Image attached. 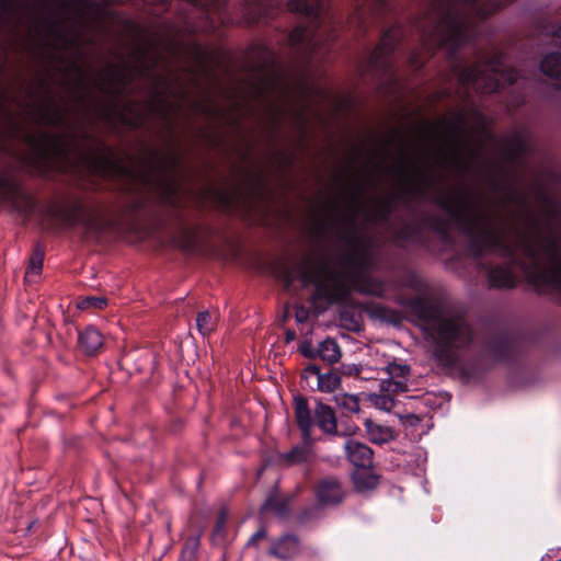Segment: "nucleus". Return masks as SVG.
<instances>
[{
    "mask_svg": "<svg viewBox=\"0 0 561 561\" xmlns=\"http://www.w3.org/2000/svg\"><path fill=\"white\" fill-rule=\"evenodd\" d=\"M106 306V299L103 297H87L78 302L79 309H102Z\"/></svg>",
    "mask_w": 561,
    "mask_h": 561,
    "instance_id": "27",
    "label": "nucleus"
},
{
    "mask_svg": "<svg viewBox=\"0 0 561 561\" xmlns=\"http://www.w3.org/2000/svg\"><path fill=\"white\" fill-rule=\"evenodd\" d=\"M381 374L387 375L386 378H380L381 390L396 393L407 390V380L410 374V368L408 365L398 364V363H389L387 366L381 369H377V378L380 377Z\"/></svg>",
    "mask_w": 561,
    "mask_h": 561,
    "instance_id": "6",
    "label": "nucleus"
},
{
    "mask_svg": "<svg viewBox=\"0 0 561 561\" xmlns=\"http://www.w3.org/2000/svg\"><path fill=\"white\" fill-rule=\"evenodd\" d=\"M217 317L211 316L208 311H202L197 314L196 325L201 334L208 335L216 328Z\"/></svg>",
    "mask_w": 561,
    "mask_h": 561,
    "instance_id": "23",
    "label": "nucleus"
},
{
    "mask_svg": "<svg viewBox=\"0 0 561 561\" xmlns=\"http://www.w3.org/2000/svg\"><path fill=\"white\" fill-rule=\"evenodd\" d=\"M318 500L324 505L339 504L344 497V491L336 479L328 478L320 482L317 489Z\"/></svg>",
    "mask_w": 561,
    "mask_h": 561,
    "instance_id": "7",
    "label": "nucleus"
},
{
    "mask_svg": "<svg viewBox=\"0 0 561 561\" xmlns=\"http://www.w3.org/2000/svg\"><path fill=\"white\" fill-rule=\"evenodd\" d=\"M353 482L357 491L365 492L376 488L378 478L368 469L363 468L354 472Z\"/></svg>",
    "mask_w": 561,
    "mask_h": 561,
    "instance_id": "21",
    "label": "nucleus"
},
{
    "mask_svg": "<svg viewBox=\"0 0 561 561\" xmlns=\"http://www.w3.org/2000/svg\"><path fill=\"white\" fill-rule=\"evenodd\" d=\"M527 149H528L527 141L523 137L518 136L512 141L508 150H510V154L518 156L519 153L526 151Z\"/></svg>",
    "mask_w": 561,
    "mask_h": 561,
    "instance_id": "28",
    "label": "nucleus"
},
{
    "mask_svg": "<svg viewBox=\"0 0 561 561\" xmlns=\"http://www.w3.org/2000/svg\"><path fill=\"white\" fill-rule=\"evenodd\" d=\"M501 4L499 0H431L421 25L423 37L430 45L457 47L469 37L472 15L488 16Z\"/></svg>",
    "mask_w": 561,
    "mask_h": 561,
    "instance_id": "2",
    "label": "nucleus"
},
{
    "mask_svg": "<svg viewBox=\"0 0 561 561\" xmlns=\"http://www.w3.org/2000/svg\"><path fill=\"white\" fill-rule=\"evenodd\" d=\"M430 313L424 330L437 344L461 347L471 341V331L463 319L446 317L437 309Z\"/></svg>",
    "mask_w": 561,
    "mask_h": 561,
    "instance_id": "5",
    "label": "nucleus"
},
{
    "mask_svg": "<svg viewBox=\"0 0 561 561\" xmlns=\"http://www.w3.org/2000/svg\"><path fill=\"white\" fill-rule=\"evenodd\" d=\"M365 427L369 439L375 444H385L394 438L391 427L374 423L369 419L365 421Z\"/></svg>",
    "mask_w": 561,
    "mask_h": 561,
    "instance_id": "13",
    "label": "nucleus"
},
{
    "mask_svg": "<svg viewBox=\"0 0 561 561\" xmlns=\"http://www.w3.org/2000/svg\"><path fill=\"white\" fill-rule=\"evenodd\" d=\"M289 42L291 45H304L312 49L318 43V35L312 30L298 26L291 31Z\"/></svg>",
    "mask_w": 561,
    "mask_h": 561,
    "instance_id": "18",
    "label": "nucleus"
},
{
    "mask_svg": "<svg viewBox=\"0 0 561 561\" xmlns=\"http://www.w3.org/2000/svg\"><path fill=\"white\" fill-rule=\"evenodd\" d=\"M260 536H261V534H260V533H256V534L253 536L252 540H254L256 537H260Z\"/></svg>",
    "mask_w": 561,
    "mask_h": 561,
    "instance_id": "36",
    "label": "nucleus"
},
{
    "mask_svg": "<svg viewBox=\"0 0 561 561\" xmlns=\"http://www.w3.org/2000/svg\"><path fill=\"white\" fill-rule=\"evenodd\" d=\"M317 354L322 360L335 364L340 360L342 352L336 341L327 339L319 344Z\"/></svg>",
    "mask_w": 561,
    "mask_h": 561,
    "instance_id": "19",
    "label": "nucleus"
},
{
    "mask_svg": "<svg viewBox=\"0 0 561 561\" xmlns=\"http://www.w3.org/2000/svg\"><path fill=\"white\" fill-rule=\"evenodd\" d=\"M540 69L551 78H561V54L547 55L541 61Z\"/></svg>",
    "mask_w": 561,
    "mask_h": 561,
    "instance_id": "22",
    "label": "nucleus"
},
{
    "mask_svg": "<svg viewBox=\"0 0 561 561\" xmlns=\"http://www.w3.org/2000/svg\"><path fill=\"white\" fill-rule=\"evenodd\" d=\"M371 262L369 249L357 244L347 259L346 271L339 272L325 261L305 260L295 270L286 272L285 280L287 285L295 278H299L305 285L314 284L317 298L340 302L350 294V286L353 283L352 272L368 270Z\"/></svg>",
    "mask_w": 561,
    "mask_h": 561,
    "instance_id": "3",
    "label": "nucleus"
},
{
    "mask_svg": "<svg viewBox=\"0 0 561 561\" xmlns=\"http://www.w3.org/2000/svg\"><path fill=\"white\" fill-rule=\"evenodd\" d=\"M345 453L347 459L356 467L358 468H366L371 463V456L373 451L371 449L366 446L365 444L348 439L345 443Z\"/></svg>",
    "mask_w": 561,
    "mask_h": 561,
    "instance_id": "8",
    "label": "nucleus"
},
{
    "mask_svg": "<svg viewBox=\"0 0 561 561\" xmlns=\"http://www.w3.org/2000/svg\"><path fill=\"white\" fill-rule=\"evenodd\" d=\"M313 457V449H312V440L311 437L308 436L305 438L302 435V442L301 444L293 447V449L285 454L283 458L289 463V465H300L304 462H308Z\"/></svg>",
    "mask_w": 561,
    "mask_h": 561,
    "instance_id": "9",
    "label": "nucleus"
},
{
    "mask_svg": "<svg viewBox=\"0 0 561 561\" xmlns=\"http://www.w3.org/2000/svg\"><path fill=\"white\" fill-rule=\"evenodd\" d=\"M301 353L307 357H312L314 355L311 348L305 346L301 347Z\"/></svg>",
    "mask_w": 561,
    "mask_h": 561,
    "instance_id": "34",
    "label": "nucleus"
},
{
    "mask_svg": "<svg viewBox=\"0 0 561 561\" xmlns=\"http://www.w3.org/2000/svg\"><path fill=\"white\" fill-rule=\"evenodd\" d=\"M467 128V123L463 118H459L453 126H449L446 130L447 140L446 147L455 157L458 156L462 150L463 135L462 133Z\"/></svg>",
    "mask_w": 561,
    "mask_h": 561,
    "instance_id": "10",
    "label": "nucleus"
},
{
    "mask_svg": "<svg viewBox=\"0 0 561 561\" xmlns=\"http://www.w3.org/2000/svg\"><path fill=\"white\" fill-rule=\"evenodd\" d=\"M295 416L305 438L310 436L313 421L308 407V401L304 397L295 398Z\"/></svg>",
    "mask_w": 561,
    "mask_h": 561,
    "instance_id": "11",
    "label": "nucleus"
},
{
    "mask_svg": "<svg viewBox=\"0 0 561 561\" xmlns=\"http://www.w3.org/2000/svg\"><path fill=\"white\" fill-rule=\"evenodd\" d=\"M156 2H160V3H164L167 2L168 0H154Z\"/></svg>",
    "mask_w": 561,
    "mask_h": 561,
    "instance_id": "37",
    "label": "nucleus"
},
{
    "mask_svg": "<svg viewBox=\"0 0 561 561\" xmlns=\"http://www.w3.org/2000/svg\"><path fill=\"white\" fill-rule=\"evenodd\" d=\"M5 191L8 192L9 195H11L12 197L15 196L16 194H19V192L16 191L15 186L13 184H7L5 185Z\"/></svg>",
    "mask_w": 561,
    "mask_h": 561,
    "instance_id": "33",
    "label": "nucleus"
},
{
    "mask_svg": "<svg viewBox=\"0 0 561 561\" xmlns=\"http://www.w3.org/2000/svg\"><path fill=\"white\" fill-rule=\"evenodd\" d=\"M307 318H308V311L305 308L299 307L296 309V320L298 322H304L307 320Z\"/></svg>",
    "mask_w": 561,
    "mask_h": 561,
    "instance_id": "32",
    "label": "nucleus"
},
{
    "mask_svg": "<svg viewBox=\"0 0 561 561\" xmlns=\"http://www.w3.org/2000/svg\"><path fill=\"white\" fill-rule=\"evenodd\" d=\"M373 404L382 410H390L393 401L388 396L373 394L370 396Z\"/></svg>",
    "mask_w": 561,
    "mask_h": 561,
    "instance_id": "29",
    "label": "nucleus"
},
{
    "mask_svg": "<svg viewBox=\"0 0 561 561\" xmlns=\"http://www.w3.org/2000/svg\"><path fill=\"white\" fill-rule=\"evenodd\" d=\"M198 546H199V540L197 537L188 538L182 549L183 561H193Z\"/></svg>",
    "mask_w": 561,
    "mask_h": 561,
    "instance_id": "26",
    "label": "nucleus"
},
{
    "mask_svg": "<svg viewBox=\"0 0 561 561\" xmlns=\"http://www.w3.org/2000/svg\"><path fill=\"white\" fill-rule=\"evenodd\" d=\"M468 231L485 249L503 255H523L515 261L539 287H550L561 294V249L558 239L550 232L539 231L527 224L522 231L513 225L491 217L478 205L468 202L459 209Z\"/></svg>",
    "mask_w": 561,
    "mask_h": 561,
    "instance_id": "1",
    "label": "nucleus"
},
{
    "mask_svg": "<svg viewBox=\"0 0 561 561\" xmlns=\"http://www.w3.org/2000/svg\"><path fill=\"white\" fill-rule=\"evenodd\" d=\"M357 431H358V428L355 425H348L345 430L336 428L334 434L341 435V436H353L356 434Z\"/></svg>",
    "mask_w": 561,
    "mask_h": 561,
    "instance_id": "31",
    "label": "nucleus"
},
{
    "mask_svg": "<svg viewBox=\"0 0 561 561\" xmlns=\"http://www.w3.org/2000/svg\"><path fill=\"white\" fill-rule=\"evenodd\" d=\"M323 8V0H291L289 9L294 12L318 18Z\"/></svg>",
    "mask_w": 561,
    "mask_h": 561,
    "instance_id": "17",
    "label": "nucleus"
},
{
    "mask_svg": "<svg viewBox=\"0 0 561 561\" xmlns=\"http://www.w3.org/2000/svg\"><path fill=\"white\" fill-rule=\"evenodd\" d=\"M517 80V72L508 68L501 55L494 56L485 66H476L463 70L460 81L472 85L482 93L494 92L500 84L513 83Z\"/></svg>",
    "mask_w": 561,
    "mask_h": 561,
    "instance_id": "4",
    "label": "nucleus"
},
{
    "mask_svg": "<svg viewBox=\"0 0 561 561\" xmlns=\"http://www.w3.org/2000/svg\"><path fill=\"white\" fill-rule=\"evenodd\" d=\"M317 425L327 434H334L336 430V419L334 411L329 405L317 403L314 409Z\"/></svg>",
    "mask_w": 561,
    "mask_h": 561,
    "instance_id": "12",
    "label": "nucleus"
},
{
    "mask_svg": "<svg viewBox=\"0 0 561 561\" xmlns=\"http://www.w3.org/2000/svg\"><path fill=\"white\" fill-rule=\"evenodd\" d=\"M342 373L348 376H359L363 373V368L355 364L352 365H343Z\"/></svg>",
    "mask_w": 561,
    "mask_h": 561,
    "instance_id": "30",
    "label": "nucleus"
},
{
    "mask_svg": "<svg viewBox=\"0 0 561 561\" xmlns=\"http://www.w3.org/2000/svg\"><path fill=\"white\" fill-rule=\"evenodd\" d=\"M335 402L339 407L350 411L357 413L359 412V401L357 396L348 394V393H340L335 396Z\"/></svg>",
    "mask_w": 561,
    "mask_h": 561,
    "instance_id": "25",
    "label": "nucleus"
},
{
    "mask_svg": "<svg viewBox=\"0 0 561 561\" xmlns=\"http://www.w3.org/2000/svg\"><path fill=\"white\" fill-rule=\"evenodd\" d=\"M482 126L481 119H478L477 127L480 128Z\"/></svg>",
    "mask_w": 561,
    "mask_h": 561,
    "instance_id": "35",
    "label": "nucleus"
},
{
    "mask_svg": "<svg viewBox=\"0 0 561 561\" xmlns=\"http://www.w3.org/2000/svg\"><path fill=\"white\" fill-rule=\"evenodd\" d=\"M79 342L87 354H93L102 346L103 337L96 329L88 328L79 334Z\"/></svg>",
    "mask_w": 561,
    "mask_h": 561,
    "instance_id": "15",
    "label": "nucleus"
},
{
    "mask_svg": "<svg viewBox=\"0 0 561 561\" xmlns=\"http://www.w3.org/2000/svg\"><path fill=\"white\" fill-rule=\"evenodd\" d=\"M490 284L497 288H511L516 284V276L508 267H496L490 272Z\"/></svg>",
    "mask_w": 561,
    "mask_h": 561,
    "instance_id": "16",
    "label": "nucleus"
},
{
    "mask_svg": "<svg viewBox=\"0 0 561 561\" xmlns=\"http://www.w3.org/2000/svg\"><path fill=\"white\" fill-rule=\"evenodd\" d=\"M308 370L318 376V389L322 392H333L341 385V378L335 373L320 374L316 366L309 367Z\"/></svg>",
    "mask_w": 561,
    "mask_h": 561,
    "instance_id": "20",
    "label": "nucleus"
},
{
    "mask_svg": "<svg viewBox=\"0 0 561 561\" xmlns=\"http://www.w3.org/2000/svg\"><path fill=\"white\" fill-rule=\"evenodd\" d=\"M298 551L299 543L297 538L294 536H285L280 538L271 549V552L280 559H289L296 556Z\"/></svg>",
    "mask_w": 561,
    "mask_h": 561,
    "instance_id": "14",
    "label": "nucleus"
},
{
    "mask_svg": "<svg viewBox=\"0 0 561 561\" xmlns=\"http://www.w3.org/2000/svg\"><path fill=\"white\" fill-rule=\"evenodd\" d=\"M44 254L41 250H35L32 257L30 259V264L25 273V278L28 282H32L34 277L41 274L43 268Z\"/></svg>",
    "mask_w": 561,
    "mask_h": 561,
    "instance_id": "24",
    "label": "nucleus"
}]
</instances>
